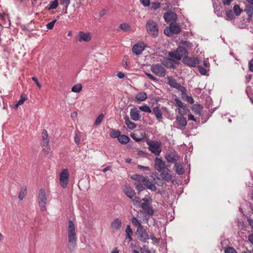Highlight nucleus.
I'll list each match as a JSON object with an SVG mask.
<instances>
[{"label":"nucleus","instance_id":"1","mask_svg":"<svg viewBox=\"0 0 253 253\" xmlns=\"http://www.w3.org/2000/svg\"><path fill=\"white\" fill-rule=\"evenodd\" d=\"M67 237L68 241V248L72 252L77 247V236L75 225L71 220H69L68 221Z\"/></svg>","mask_w":253,"mask_h":253},{"label":"nucleus","instance_id":"2","mask_svg":"<svg viewBox=\"0 0 253 253\" xmlns=\"http://www.w3.org/2000/svg\"><path fill=\"white\" fill-rule=\"evenodd\" d=\"M142 203L141 204V207L149 217L152 216L154 213V211L152 207V199L151 197L148 195H145L144 198L142 199Z\"/></svg>","mask_w":253,"mask_h":253},{"label":"nucleus","instance_id":"3","mask_svg":"<svg viewBox=\"0 0 253 253\" xmlns=\"http://www.w3.org/2000/svg\"><path fill=\"white\" fill-rule=\"evenodd\" d=\"M148 150L155 156H159L162 152V143L159 141L148 140L146 142Z\"/></svg>","mask_w":253,"mask_h":253},{"label":"nucleus","instance_id":"4","mask_svg":"<svg viewBox=\"0 0 253 253\" xmlns=\"http://www.w3.org/2000/svg\"><path fill=\"white\" fill-rule=\"evenodd\" d=\"M146 30L148 34L153 37L158 36V26L156 22L149 20L146 24Z\"/></svg>","mask_w":253,"mask_h":253},{"label":"nucleus","instance_id":"5","mask_svg":"<svg viewBox=\"0 0 253 253\" xmlns=\"http://www.w3.org/2000/svg\"><path fill=\"white\" fill-rule=\"evenodd\" d=\"M187 54V51L186 49L182 46H179L175 51L169 53L170 57L177 60H180L182 57H185Z\"/></svg>","mask_w":253,"mask_h":253},{"label":"nucleus","instance_id":"6","mask_svg":"<svg viewBox=\"0 0 253 253\" xmlns=\"http://www.w3.org/2000/svg\"><path fill=\"white\" fill-rule=\"evenodd\" d=\"M151 71L156 76L164 77L166 74V70L160 64H153L151 66Z\"/></svg>","mask_w":253,"mask_h":253},{"label":"nucleus","instance_id":"7","mask_svg":"<svg viewBox=\"0 0 253 253\" xmlns=\"http://www.w3.org/2000/svg\"><path fill=\"white\" fill-rule=\"evenodd\" d=\"M69 181V172L67 169H63L59 174V181L61 186L65 188Z\"/></svg>","mask_w":253,"mask_h":253},{"label":"nucleus","instance_id":"8","mask_svg":"<svg viewBox=\"0 0 253 253\" xmlns=\"http://www.w3.org/2000/svg\"><path fill=\"white\" fill-rule=\"evenodd\" d=\"M47 199L45 190L43 189H41L38 195V202L42 211H43L45 210V205L47 203Z\"/></svg>","mask_w":253,"mask_h":253},{"label":"nucleus","instance_id":"9","mask_svg":"<svg viewBox=\"0 0 253 253\" xmlns=\"http://www.w3.org/2000/svg\"><path fill=\"white\" fill-rule=\"evenodd\" d=\"M136 234L138 238L143 242H146L149 239V235L143 226L137 227Z\"/></svg>","mask_w":253,"mask_h":253},{"label":"nucleus","instance_id":"10","mask_svg":"<svg viewBox=\"0 0 253 253\" xmlns=\"http://www.w3.org/2000/svg\"><path fill=\"white\" fill-rule=\"evenodd\" d=\"M168 84L172 87L177 89L180 91L182 94H186V88L181 85L177 83L175 80L173 79L171 77H168L167 78Z\"/></svg>","mask_w":253,"mask_h":253},{"label":"nucleus","instance_id":"11","mask_svg":"<svg viewBox=\"0 0 253 253\" xmlns=\"http://www.w3.org/2000/svg\"><path fill=\"white\" fill-rule=\"evenodd\" d=\"M183 62L187 66L192 67H196V65H199L200 63L199 59L188 56L184 57L183 59Z\"/></svg>","mask_w":253,"mask_h":253},{"label":"nucleus","instance_id":"12","mask_svg":"<svg viewBox=\"0 0 253 253\" xmlns=\"http://www.w3.org/2000/svg\"><path fill=\"white\" fill-rule=\"evenodd\" d=\"M77 39L80 42H87L91 39V36L88 32H84L80 31L77 34Z\"/></svg>","mask_w":253,"mask_h":253},{"label":"nucleus","instance_id":"13","mask_svg":"<svg viewBox=\"0 0 253 253\" xmlns=\"http://www.w3.org/2000/svg\"><path fill=\"white\" fill-rule=\"evenodd\" d=\"M159 172H160V177L162 180L167 182L170 181L171 180L172 176L170 172V170L167 167Z\"/></svg>","mask_w":253,"mask_h":253},{"label":"nucleus","instance_id":"14","mask_svg":"<svg viewBox=\"0 0 253 253\" xmlns=\"http://www.w3.org/2000/svg\"><path fill=\"white\" fill-rule=\"evenodd\" d=\"M154 168L155 169L158 171H162V170L167 168L166 163L161 159L156 157L155 159Z\"/></svg>","mask_w":253,"mask_h":253},{"label":"nucleus","instance_id":"15","mask_svg":"<svg viewBox=\"0 0 253 253\" xmlns=\"http://www.w3.org/2000/svg\"><path fill=\"white\" fill-rule=\"evenodd\" d=\"M175 122L178 125L177 128L181 130H183L185 126H187V123L186 119L184 117H176Z\"/></svg>","mask_w":253,"mask_h":253},{"label":"nucleus","instance_id":"16","mask_svg":"<svg viewBox=\"0 0 253 253\" xmlns=\"http://www.w3.org/2000/svg\"><path fill=\"white\" fill-rule=\"evenodd\" d=\"M165 158L169 163H172L177 161L179 157L176 152H171L165 155Z\"/></svg>","mask_w":253,"mask_h":253},{"label":"nucleus","instance_id":"17","mask_svg":"<svg viewBox=\"0 0 253 253\" xmlns=\"http://www.w3.org/2000/svg\"><path fill=\"white\" fill-rule=\"evenodd\" d=\"M144 50V43H138L133 45L132 48V52L136 55L140 54Z\"/></svg>","mask_w":253,"mask_h":253},{"label":"nucleus","instance_id":"18","mask_svg":"<svg viewBox=\"0 0 253 253\" xmlns=\"http://www.w3.org/2000/svg\"><path fill=\"white\" fill-rule=\"evenodd\" d=\"M164 18L166 22H170L176 20L177 15L174 12H168L164 14Z\"/></svg>","mask_w":253,"mask_h":253},{"label":"nucleus","instance_id":"19","mask_svg":"<svg viewBox=\"0 0 253 253\" xmlns=\"http://www.w3.org/2000/svg\"><path fill=\"white\" fill-rule=\"evenodd\" d=\"M130 116L131 119L135 121H139L141 118L139 111L135 107L130 109Z\"/></svg>","mask_w":253,"mask_h":253},{"label":"nucleus","instance_id":"20","mask_svg":"<svg viewBox=\"0 0 253 253\" xmlns=\"http://www.w3.org/2000/svg\"><path fill=\"white\" fill-rule=\"evenodd\" d=\"M169 28L171 29L172 34H178L181 31V26L179 23L176 22H172L169 25Z\"/></svg>","mask_w":253,"mask_h":253},{"label":"nucleus","instance_id":"21","mask_svg":"<svg viewBox=\"0 0 253 253\" xmlns=\"http://www.w3.org/2000/svg\"><path fill=\"white\" fill-rule=\"evenodd\" d=\"M122 226V222L118 218L115 219L112 223L111 227L113 231L119 230Z\"/></svg>","mask_w":253,"mask_h":253},{"label":"nucleus","instance_id":"22","mask_svg":"<svg viewBox=\"0 0 253 253\" xmlns=\"http://www.w3.org/2000/svg\"><path fill=\"white\" fill-rule=\"evenodd\" d=\"M162 65L167 67L170 68L173 66L174 61L172 59L164 58L161 60Z\"/></svg>","mask_w":253,"mask_h":253},{"label":"nucleus","instance_id":"23","mask_svg":"<svg viewBox=\"0 0 253 253\" xmlns=\"http://www.w3.org/2000/svg\"><path fill=\"white\" fill-rule=\"evenodd\" d=\"M42 141L41 145H48L49 139L48 138V133L46 130L44 129L42 134Z\"/></svg>","mask_w":253,"mask_h":253},{"label":"nucleus","instance_id":"24","mask_svg":"<svg viewBox=\"0 0 253 253\" xmlns=\"http://www.w3.org/2000/svg\"><path fill=\"white\" fill-rule=\"evenodd\" d=\"M245 11L248 14L249 21H250L253 17V4H247L246 6Z\"/></svg>","mask_w":253,"mask_h":253},{"label":"nucleus","instance_id":"25","mask_svg":"<svg viewBox=\"0 0 253 253\" xmlns=\"http://www.w3.org/2000/svg\"><path fill=\"white\" fill-rule=\"evenodd\" d=\"M131 178L132 179L138 181V183L142 182L143 183H145V181H146V180L147 179L146 177L143 176V175H139V174L132 175L131 176Z\"/></svg>","mask_w":253,"mask_h":253},{"label":"nucleus","instance_id":"26","mask_svg":"<svg viewBox=\"0 0 253 253\" xmlns=\"http://www.w3.org/2000/svg\"><path fill=\"white\" fill-rule=\"evenodd\" d=\"M126 125L130 129H133L136 127V125L133 122H131L127 116L124 118Z\"/></svg>","mask_w":253,"mask_h":253},{"label":"nucleus","instance_id":"27","mask_svg":"<svg viewBox=\"0 0 253 253\" xmlns=\"http://www.w3.org/2000/svg\"><path fill=\"white\" fill-rule=\"evenodd\" d=\"M124 191L130 199H132L135 194L134 190L130 187H126Z\"/></svg>","mask_w":253,"mask_h":253},{"label":"nucleus","instance_id":"28","mask_svg":"<svg viewBox=\"0 0 253 253\" xmlns=\"http://www.w3.org/2000/svg\"><path fill=\"white\" fill-rule=\"evenodd\" d=\"M174 169L178 174H182L184 171L182 165L178 163H174Z\"/></svg>","mask_w":253,"mask_h":253},{"label":"nucleus","instance_id":"29","mask_svg":"<svg viewBox=\"0 0 253 253\" xmlns=\"http://www.w3.org/2000/svg\"><path fill=\"white\" fill-rule=\"evenodd\" d=\"M153 111L158 120L160 121L162 119V112L158 107H154Z\"/></svg>","mask_w":253,"mask_h":253},{"label":"nucleus","instance_id":"30","mask_svg":"<svg viewBox=\"0 0 253 253\" xmlns=\"http://www.w3.org/2000/svg\"><path fill=\"white\" fill-rule=\"evenodd\" d=\"M144 184L145 185H146V187L149 189L151 190V191H156L157 187L155 185V184H153L152 182L150 181L148 179H147Z\"/></svg>","mask_w":253,"mask_h":253},{"label":"nucleus","instance_id":"31","mask_svg":"<svg viewBox=\"0 0 253 253\" xmlns=\"http://www.w3.org/2000/svg\"><path fill=\"white\" fill-rule=\"evenodd\" d=\"M129 140V138L127 136L124 134L121 135L118 139L119 142L123 144H126L127 143Z\"/></svg>","mask_w":253,"mask_h":253},{"label":"nucleus","instance_id":"32","mask_svg":"<svg viewBox=\"0 0 253 253\" xmlns=\"http://www.w3.org/2000/svg\"><path fill=\"white\" fill-rule=\"evenodd\" d=\"M135 98L137 100L143 101L147 99V95L145 92H141L136 94Z\"/></svg>","mask_w":253,"mask_h":253},{"label":"nucleus","instance_id":"33","mask_svg":"<svg viewBox=\"0 0 253 253\" xmlns=\"http://www.w3.org/2000/svg\"><path fill=\"white\" fill-rule=\"evenodd\" d=\"M27 99V98L26 97V95L24 94H22L21 95V98L20 99H19L17 103L16 104H15V105H14V108L15 109H17L18 106L20 105H21L25 101H26V100Z\"/></svg>","mask_w":253,"mask_h":253},{"label":"nucleus","instance_id":"34","mask_svg":"<svg viewBox=\"0 0 253 253\" xmlns=\"http://www.w3.org/2000/svg\"><path fill=\"white\" fill-rule=\"evenodd\" d=\"M27 195V188L23 187L19 192L18 198L20 200H23Z\"/></svg>","mask_w":253,"mask_h":253},{"label":"nucleus","instance_id":"35","mask_svg":"<svg viewBox=\"0 0 253 253\" xmlns=\"http://www.w3.org/2000/svg\"><path fill=\"white\" fill-rule=\"evenodd\" d=\"M235 16L232 10H228L226 11V20H232L235 18Z\"/></svg>","mask_w":253,"mask_h":253},{"label":"nucleus","instance_id":"36","mask_svg":"<svg viewBox=\"0 0 253 253\" xmlns=\"http://www.w3.org/2000/svg\"><path fill=\"white\" fill-rule=\"evenodd\" d=\"M110 135L113 138H117L118 139L121 135V132L119 130L112 129Z\"/></svg>","mask_w":253,"mask_h":253},{"label":"nucleus","instance_id":"37","mask_svg":"<svg viewBox=\"0 0 253 253\" xmlns=\"http://www.w3.org/2000/svg\"><path fill=\"white\" fill-rule=\"evenodd\" d=\"M120 28L121 30L125 32L129 31L131 29L130 25L126 23L121 24L120 25Z\"/></svg>","mask_w":253,"mask_h":253},{"label":"nucleus","instance_id":"38","mask_svg":"<svg viewBox=\"0 0 253 253\" xmlns=\"http://www.w3.org/2000/svg\"><path fill=\"white\" fill-rule=\"evenodd\" d=\"M136 189L138 191V193L143 190L145 189L146 185L142 182L135 183Z\"/></svg>","mask_w":253,"mask_h":253},{"label":"nucleus","instance_id":"39","mask_svg":"<svg viewBox=\"0 0 253 253\" xmlns=\"http://www.w3.org/2000/svg\"><path fill=\"white\" fill-rule=\"evenodd\" d=\"M126 232L127 234V236L126 237V239H129L130 240H131V235L132 234V230L130 228V226L129 225H127L126 226Z\"/></svg>","mask_w":253,"mask_h":253},{"label":"nucleus","instance_id":"40","mask_svg":"<svg viewBox=\"0 0 253 253\" xmlns=\"http://www.w3.org/2000/svg\"><path fill=\"white\" fill-rule=\"evenodd\" d=\"M82 89V85L81 84H76L72 88V91L78 93L81 91Z\"/></svg>","mask_w":253,"mask_h":253},{"label":"nucleus","instance_id":"41","mask_svg":"<svg viewBox=\"0 0 253 253\" xmlns=\"http://www.w3.org/2000/svg\"><path fill=\"white\" fill-rule=\"evenodd\" d=\"M81 139L80 132L79 131L75 132V135L74 137V141L77 145H79Z\"/></svg>","mask_w":253,"mask_h":253},{"label":"nucleus","instance_id":"42","mask_svg":"<svg viewBox=\"0 0 253 253\" xmlns=\"http://www.w3.org/2000/svg\"><path fill=\"white\" fill-rule=\"evenodd\" d=\"M139 109L142 111L149 113H150L152 112L150 108L147 105H145L140 106L139 107Z\"/></svg>","mask_w":253,"mask_h":253},{"label":"nucleus","instance_id":"43","mask_svg":"<svg viewBox=\"0 0 253 253\" xmlns=\"http://www.w3.org/2000/svg\"><path fill=\"white\" fill-rule=\"evenodd\" d=\"M233 10L236 16H239L242 11L238 5H235L234 6Z\"/></svg>","mask_w":253,"mask_h":253},{"label":"nucleus","instance_id":"44","mask_svg":"<svg viewBox=\"0 0 253 253\" xmlns=\"http://www.w3.org/2000/svg\"><path fill=\"white\" fill-rule=\"evenodd\" d=\"M131 222L134 225L136 226L137 228L138 227H140V226H142L141 224L139 222L137 218L135 217H133L131 218Z\"/></svg>","mask_w":253,"mask_h":253},{"label":"nucleus","instance_id":"45","mask_svg":"<svg viewBox=\"0 0 253 253\" xmlns=\"http://www.w3.org/2000/svg\"><path fill=\"white\" fill-rule=\"evenodd\" d=\"M58 5V0H54L50 3L49 9H55Z\"/></svg>","mask_w":253,"mask_h":253},{"label":"nucleus","instance_id":"46","mask_svg":"<svg viewBox=\"0 0 253 253\" xmlns=\"http://www.w3.org/2000/svg\"><path fill=\"white\" fill-rule=\"evenodd\" d=\"M131 137L134 140H135L136 142H140L143 139V136L142 137H138L137 134L136 133H133L131 134Z\"/></svg>","mask_w":253,"mask_h":253},{"label":"nucleus","instance_id":"47","mask_svg":"<svg viewBox=\"0 0 253 253\" xmlns=\"http://www.w3.org/2000/svg\"><path fill=\"white\" fill-rule=\"evenodd\" d=\"M220 8H221V7L217 6L215 7L214 10V13L218 17H222L223 16V12L220 11Z\"/></svg>","mask_w":253,"mask_h":253},{"label":"nucleus","instance_id":"48","mask_svg":"<svg viewBox=\"0 0 253 253\" xmlns=\"http://www.w3.org/2000/svg\"><path fill=\"white\" fill-rule=\"evenodd\" d=\"M104 117V115L102 114H100L97 118H96L95 122V125L96 126L99 125L101 122H102L103 118Z\"/></svg>","mask_w":253,"mask_h":253},{"label":"nucleus","instance_id":"49","mask_svg":"<svg viewBox=\"0 0 253 253\" xmlns=\"http://www.w3.org/2000/svg\"><path fill=\"white\" fill-rule=\"evenodd\" d=\"M41 146L42 147V151H43V152L45 154H48L49 153L50 151V148L48 144V145H41Z\"/></svg>","mask_w":253,"mask_h":253},{"label":"nucleus","instance_id":"50","mask_svg":"<svg viewBox=\"0 0 253 253\" xmlns=\"http://www.w3.org/2000/svg\"><path fill=\"white\" fill-rule=\"evenodd\" d=\"M197 67H198V70H199L200 73L202 75H206L207 70L205 68L202 67L201 66H198Z\"/></svg>","mask_w":253,"mask_h":253},{"label":"nucleus","instance_id":"51","mask_svg":"<svg viewBox=\"0 0 253 253\" xmlns=\"http://www.w3.org/2000/svg\"><path fill=\"white\" fill-rule=\"evenodd\" d=\"M225 253H237V252L233 248L229 247L225 250Z\"/></svg>","mask_w":253,"mask_h":253},{"label":"nucleus","instance_id":"52","mask_svg":"<svg viewBox=\"0 0 253 253\" xmlns=\"http://www.w3.org/2000/svg\"><path fill=\"white\" fill-rule=\"evenodd\" d=\"M133 203L134 205H140L141 204V200H139V198L137 197H135L134 199H132Z\"/></svg>","mask_w":253,"mask_h":253},{"label":"nucleus","instance_id":"53","mask_svg":"<svg viewBox=\"0 0 253 253\" xmlns=\"http://www.w3.org/2000/svg\"><path fill=\"white\" fill-rule=\"evenodd\" d=\"M140 251L142 253H152L151 251L149 250L146 246H144L141 248Z\"/></svg>","mask_w":253,"mask_h":253},{"label":"nucleus","instance_id":"54","mask_svg":"<svg viewBox=\"0 0 253 253\" xmlns=\"http://www.w3.org/2000/svg\"><path fill=\"white\" fill-rule=\"evenodd\" d=\"M56 21V20H54L48 23V24H46L47 28L49 30L52 29Z\"/></svg>","mask_w":253,"mask_h":253},{"label":"nucleus","instance_id":"55","mask_svg":"<svg viewBox=\"0 0 253 253\" xmlns=\"http://www.w3.org/2000/svg\"><path fill=\"white\" fill-rule=\"evenodd\" d=\"M164 33L168 36H171L172 35V32L171 31V29L169 27H167L165 30H164Z\"/></svg>","mask_w":253,"mask_h":253},{"label":"nucleus","instance_id":"56","mask_svg":"<svg viewBox=\"0 0 253 253\" xmlns=\"http://www.w3.org/2000/svg\"><path fill=\"white\" fill-rule=\"evenodd\" d=\"M175 101L176 105L179 108H182L183 106V102L178 98L175 99Z\"/></svg>","mask_w":253,"mask_h":253},{"label":"nucleus","instance_id":"57","mask_svg":"<svg viewBox=\"0 0 253 253\" xmlns=\"http://www.w3.org/2000/svg\"><path fill=\"white\" fill-rule=\"evenodd\" d=\"M145 74L150 79H151V80L153 81H157V79L156 77H155L154 76H153L152 75H151V74L150 73H148L147 72H145Z\"/></svg>","mask_w":253,"mask_h":253},{"label":"nucleus","instance_id":"58","mask_svg":"<svg viewBox=\"0 0 253 253\" xmlns=\"http://www.w3.org/2000/svg\"><path fill=\"white\" fill-rule=\"evenodd\" d=\"M137 168L141 170H149L150 168L146 166H142L141 165H138Z\"/></svg>","mask_w":253,"mask_h":253},{"label":"nucleus","instance_id":"59","mask_svg":"<svg viewBox=\"0 0 253 253\" xmlns=\"http://www.w3.org/2000/svg\"><path fill=\"white\" fill-rule=\"evenodd\" d=\"M140 1L144 6H148L150 4L149 0H140Z\"/></svg>","mask_w":253,"mask_h":253},{"label":"nucleus","instance_id":"60","mask_svg":"<svg viewBox=\"0 0 253 253\" xmlns=\"http://www.w3.org/2000/svg\"><path fill=\"white\" fill-rule=\"evenodd\" d=\"M149 238H150L155 243L159 244V240L157 239L154 235H151Z\"/></svg>","mask_w":253,"mask_h":253},{"label":"nucleus","instance_id":"61","mask_svg":"<svg viewBox=\"0 0 253 253\" xmlns=\"http://www.w3.org/2000/svg\"><path fill=\"white\" fill-rule=\"evenodd\" d=\"M32 80L36 83L37 85L39 88H41L42 87L41 84H40L39 82L36 77H32Z\"/></svg>","mask_w":253,"mask_h":253},{"label":"nucleus","instance_id":"62","mask_svg":"<svg viewBox=\"0 0 253 253\" xmlns=\"http://www.w3.org/2000/svg\"><path fill=\"white\" fill-rule=\"evenodd\" d=\"M186 101L190 104H193L194 102V100L192 96H186Z\"/></svg>","mask_w":253,"mask_h":253},{"label":"nucleus","instance_id":"63","mask_svg":"<svg viewBox=\"0 0 253 253\" xmlns=\"http://www.w3.org/2000/svg\"><path fill=\"white\" fill-rule=\"evenodd\" d=\"M249 70L253 72V58L249 63Z\"/></svg>","mask_w":253,"mask_h":253},{"label":"nucleus","instance_id":"64","mask_svg":"<svg viewBox=\"0 0 253 253\" xmlns=\"http://www.w3.org/2000/svg\"><path fill=\"white\" fill-rule=\"evenodd\" d=\"M248 240L253 245V234H250L248 236Z\"/></svg>","mask_w":253,"mask_h":253}]
</instances>
